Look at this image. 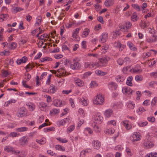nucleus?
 <instances>
[{"label":"nucleus","mask_w":157,"mask_h":157,"mask_svg":"<svg viewBox=\"0 0 157 157\" xmlns=\"http://www.w3.org/2000/svg\"><path fill=\"white\" fill-rule=\"evenodd\" d=\"M110 59L108 57H103L99 59V61L97 62L98 67L105 66Z\"/></svg>","instance_id":"1"},{"label":"nucleus","mask_w":157,"mask_h":157,"mask_svg":"<svg viewBox=\"0 0 157 157\" xmlns=\"http://www.w3.org/2000/svg\"><path fill=\"white\" fill-rule=\"evenodd\" d=\"M104 102L103 97L101 95L99 94L96 97V98L94 100V103L96 105H102Z\"/></svg>","instance_id":"2"},{"label":"nucleus","mask_w":157,"mask_h":157,"mask_svg":"<svg viewBox=\"0 0 157 157\" xmlns=\"http://www.w3.org/2000/svg\"><path fill=\"white\" fill-rule=\"evenodd\" d=\"M154 144L152 142H151L147 139H146L144 140L143 144V147L146 149H150L154 147Z\"/></svg>","instance_id":"3"},{"label":"nucleus","mask_w":157,"mask_h":157,"mask_svg":"<svg viewBox=\"0 0 157 157\" xmlns=\"http://www.w3.org/2000/svg\"><path fill=\"white\" fill-rule=\"evenodd\" d=\"M27 114V110L24 107H22L19 109L16 113L17 116L19 117H24Z\"/></svg>","instance_id":"4"},{"label":"nucleus","mask_w":157,"mask_h":157,"mask_svg":"<svg viewBox=\"0 0 157 157\" xmlns=\"http://www.w3.org/2000/svg\"><path fill=\"white\" fill-rule=\"evenodd\" d=\"M4 150L8 152H12L13 154H18L20 153V151H15L14 150L13 148L9 146L5 147L4 148Z\"/></svg>","instance_id":"5"},{"label":"nucleus","mask_w":157,"mask_h":157,"mask_svg":"<svg viewBox=\"0 0 157 157\" xmlns=\"http://www.w3.org/2000/svg\"><path fill=\"white\" fill-rule=\"evenodd\" d=\"M94 121L96 124H100L102 120V117L99 114H98L93 118Z\"/></svg>","instance_id":"6"},{"label":"nucleus","mask_w":157,"mask_h":157,"mask_svg":"<svg viewBox=\"0 0 157 157\" xmlns=\"http://www.w3.org/2000/svg\"><path fill=\"white\" fill-rule=\"evenodd\" d=\"M28 138L25 136H23L21 137L19 140L20 144L21 146H24L27 145L28 143Z\"/></svg>","instance_id":"7"},{"label":"nucleus","mask_w":157,"mask_h":157,"mask_svg":"<svg viewBox=\"0 0 157 157\" xmlns=\"http://www.w3.org/2000/svg\"><path fill=\"white\" fill-rule=\"evenodd\" d=\"M92 145L94 148L96 149H99L101 146V143L99 141L95 140L92 142Z\"/></svg>","instance_id":"8"},{"label":"nucleus","mask_w":157,"mask_h":157,"mask_svg":"<svg viewBox=\"0 0 157 157\" xmlns=\"http://www.w3.org/2000/svg\"><path fill=\"white\" fill-rule=\"evenodd\" d=\"M81 67V64L78 62H75L73 64L70 65L71 68L73 70H78Z\"/></svg>","instance_id":"9"},{"label":"nucleus","mask_w":157,"mask_h":157,"mask_svg":"<svg viewBox=\"0 0 157 157\" xmlns=\"http://www.w3.org/2000/svg\"><path fill=\"white\" fill-rule=\"evenodd\" d=\"M140 136L137 133L134 134L131 136L130 138L132 141H138L140 140Z\"/></svg>","instance_id":"10"},{"label":"nucleus","mask_w":157,"mask_h":157,"mask_svg":"<svg viewBox=\"0 0 157 157\" xmlns=\"http://www.w3.org/2000/svg\"><path fill=\"white\" fill-rule=\"evenodd\" d=\"M28 60V58L25 56L22 57L21 59H18L17 60V63L19 65L21 63H25Z\"/></svg>","instance_id":"11"},{"label":"nucleus","mask_w":157,"mask_h":157,"mask_svg":"<svg viewBox=\"0 0 157 157\" xmlns=\"http://www.w3.org/2000/svg\"><path fill=\"white\" fill-rule=\"evenodd\" d=\"M74 81L75 83L79 86H82L84 85L83 82L78 78H75Z\"/></svg>","instance_id":"12"},{"label":"nucleus","mask_w":157,"mask_h":157,"mask_svg":"<svg viewBox=\"0 0 157 157\" xmlns=\"http://www.w3.org/2000/svg\"><path fill=\"white\" fill-rule=\"evenodd\" d=\"M114 4V0H106L104 4L107 7L113 6Z\"/></svg>","instance_id":"13"},{"label":"nucleus","mask_w":157,"mask_h":157,"mask_svg":"<svg viewBox=\"0 0 157 157\" xmlns=\"http://www.w3.org/2000/svg\"><path fill=\"white\" fill-rule=\"evenodd\" d=\"M54 105L57 107H60L65 105V102L64 101H57L54 102Z\"/></svg>","instance_id":"14"},{"label":"nucleus","mask_w":157,"mask_h":157,"mask_svg":"<svg viewBox=\"0 0 157 157\" xmlns=\"http://www.w3.org/2000/svg\"><path fill=\"white\" fill-rule=\"evenodd\" d=\"M122 91L123 92L126 94H131L133 90H131L129 87H124L123 88Z\"/></svg>","instance_id":"15"},{"label":"nucleus","mask_w":157,"mask_h":157,"mask_svg":"<svg viewBox=\"0 0 157 157\" xmlns=\"http://www.w3.org/2000/svg\"><path fill=\"white\" fill-rule=\"evenodd\" d=\"M113 111L111 109H109L106 110L104 113V115L107 117H109L113 113Z\"/></svg>","instance_id":"16"},{"label":"nucleus","mask_w":157,"mask_h":157,"mask_svg":"<svg viewBox=\"0 0 157 157\" xmlns=\"http://www.w3.org/2000/svg\"><path fill=\"white\" fill-rule=\"evenodd\" d=\"M109 86L113 90H116L117 87V85L114 82H111L109 83Z\"/></svg>","instance_id":"17"},{"label":"nucleus","mask_w":157,"mask_h":157,"mask_svg":"<svg viewBox=\"0 0 157 157\" xmlns=\"http://www.w3.org/2000/svg\"><path fill=\"white\" fill-rule=\"evenodd\" d=\"M157 40V36L153 35L152 37H150L147 39L146 41L148 43H152L155 42Z\"/></svg>","instance_id":"18"},{"label":"nucleus","mask_w":157,"mask_h":157,"mask_svg":"<svg viewBox=\"0 0 157 157\" xmlns=\"http://www.w3.org/2000/svg\"><path fill=\"white\" fill-rule=\"evenodd\" d=\"M149 25V22L146 23L145 22H143L142 21L140 23V26L142 29H144L145 28L147 27Z\"/></svg>","instance_id":"19"},{"label":"nucleus","mask_w":157,"mask_h":157,"mask_svg":"<svg viewBox=\"0 0 157 157\" xmlns=\"http://www.w3.org/2000/svg\"><path fill=\"white\" fill-rule=\"evenodd\" d=\"M132 76H130L128 77L127 78L126 82L127 85L130 86H132Z\"/></svg>","instance_id":"20"},{"label":"nucleus","mask_w":157,"mask_h":157,"mask_svg":"<svg viewBox=\"0 0 157 157\" xmlns=\"http://www.w3.org/2000/svg\"><path fill=\"white\" fill-rule=\"evenodd\" d=\"M17 47V44L15 42H12L10 44H9L8 45V47L9 49L13 50L16 48Z\"/></svg>","instance_id":"21"},{"label":"nucleus","mask_w":157,"mask_h":157,"mask_svg":"<svg viewBox=\"0 0 157 157\" xmlns=\"http://www.w3.org/2000/svg\"><path fill=\"white\" fill-rule=\"evenodd\" d=\"M107 37L108 34L107 33H103L101 37V41L102 42H105L106 41Z\"/></svg>","instance_id":"22"},{"label":"nucleus","mask_w":157,"mask_h":157,"mask_svg":"<svg viewBox=\"0 0 157 157\" xmlns=\"http://www.w3.org/2000/svg\"><path fill=\"white\" fill-rule=\"evenodd\" d=\"M90 32V30L87 28H86L85 29V31L83 32L82 37L83 38L86 37L89 34Z\"/></svg>","instance_id":"23"},{"label":"nucleus","mask_w":157,"mask_h":157,"mask_svg":"<svg viewBox=\"0 0 157 157\" xmlns=\"http://www.w3.org/2000/svg\"><path fill=\"white\" fill-rule=\"evenodd\" d=\"M131 19L134 22L138 20L137 15L136 12H134L133 13L131 17Z\"/></svg>","instance_id":"24"},{"label":"nucleus","mask_w":157,"mask_h":157,"mask_svg":"<svg viewBox=\"0 0 157 157\" xmlns=\"http://www.w3.org/2000/svg\"><path fill=\"white\" fill-rule=\"evenodd\" d=\"M2 76V77H6L8 75H10L9 72L6 70H2L1 71Z\"/></svg>","instance_id":"25"},{"label":"nucleus","mask_w":157,"mask_h":157,"mask_svg":"<svg viewBox=\"0 0 157 157\" xmlns=\"http://www.w3.org/2000/svg\"><path fill=\"white\" fill-rule=\"evenodd\" d=\"M8 17L7 14H1L0 15V21H3L4 20L7 19Z\"/></svg>","instance_id":"26"},{"label":"nucleus","mask_w":157,"mask_h":157,"mask_svg":"<svg viewBox=\"0 0 157 157\" xmlns=\"http://www.w3.org/2000/svg\"><path fill=\"white\" fill-rule=\"evenodd\" d=\"M48 91L52 94L54 93L56 91L55 86L53 84L51 85L49 87V90H48Z\"/></svg>","instance_id":"27"},{"label":"nucleus","mask_w":157,"mask_h":157,"mask_svg":"<svg viewBox=\"0 0 157 157\" xmlns=\"http://www.w3.org/2000/svg\"><path fill=\"white\" fill-rule=\"evenodd\" d=\"M78 100L79 102L82 104V105L84 106H86L87 105L86 101L83 98H79Z\"/></svg>","instance_id":"28"},{"label":"nucleus","mask_w":157,"mask_h":157,"mask_svg":"<svg viewBox=\"0 0 157 157\" xmlns=\"http://www.w3.org/2000/svg\"><path fill=\"white\" fill-rule=\"evenodd\" d=\"M135 104L132 103L131 101H129L127 103V107L129 109H133L135 107Z\"/></svg>","instance_id":"29"},{"label":"nucleus","mask_w":157,"mask_h":157,"mask_svg":"<svg viewBox=\"0 0 157 157\" xmlns=\"http://www.w3.org/2000/svg\"><path fill=\"white\" fill-rule=\"evenodd\" d=\"M36 141L37 143L40 144H44L46 143V140L45 138H43L40 140H36Z\"/></svg>","instance_id":"30"},{"label":"nucleus","mask_w":157,"mask_h":157,"mask_svg":"<svg viewBox=\"0 0 157 157\" xmlns=\"http://www.w3.org/2000/svg\"><path fill=\"white\" fill-rule=\"evenodd\" d=\"M55 148L57 150L62 151H64L65 149L64 147H62L59 145H56L55 146Z\"/></svg>","instance_id":"31"},{"label":"nucleus","mask_w":157,"mask_h":157,"mask_svg":"<svg viewBox=\"0 0 157 157\" xmlns=\"http://www.w3.org/2000/svg\"><path fill=\"white\" fill-rule=\"evenodd\" d=\"M16 100L11 99L6 102L5 103L4 105L6 106H8L10 103H15L16 102Z\"/></svg>","instance_id":"32"},{"label":"nucleus","mask_w":157,"mask_h":157,"mask_svg":"<svg viewBox=\"0 0 157 157\" xmlns=\"http://www.w3.org/2000/svg\"><path fill=\"white\" fill-rule=\"evenodd\" d=\"M127 121H123V123L126 128L127 130H129L132 128V126L131 125L127 124Z\"/></svg>","instance_id":"33"},{"label":"nucleus","mask_w":157,"mask_h":157,"mask_svg":"<svg viewBox=\"0 0 157 157\" xmlns=\"http://www.w3.org/2000/svg\"><path fill=\"white\" fill-rule=\"evenodd\" d=\"M28 128L26 127L19 128L16 129L17 131L19 132H25L27 131Z\"/></svg>","instance_id":"34"},{"label":"nucleus","mask_w":157,"mask_h":157,"mask_svg":"<svg viewBox=\"0 0 157 157\" xmlns=\"http://www.w3.org/2000/svg\"><path fill=\"white\" fill-rule=\"evenodd\" d=\"M59 110L54 109H52V111H50V114L52 115L53 114H56L59 113Z\"/></svg>","instance_id":"35"},{"label":"nucleus","mask_w":157,"mask_h":157,"mask_svg":"<svg viewBox=\"0 0 157 157\" xmlns=\"http://www.w3.org/2000/svg\"><path fill=\"white\" fill-rule=\"evenodd\" d=\"M52 60V59L51 58L47 57L42 58L40 59L41 62H43L45 61H51Z\"/></svg>","instance_id":"36"},{"label":"nucleus","mask_w":157,"mask_h":157,"mask_svg":"<svg viewBox=\"0 0 157 157\" xmlns=\"http://www.w3.org/2000/svg\"><path fill=\"white\" fill-rule=\"evenodd\" d=\"M132 7L138 11H140L141 10V8L137 4H133L132 5Z\"/></svg>","instance_id":"37"},{"label":"nucleus","mask_w":157,"mask_h":157,"mask_svg":"<svg viewBox=\"0 0 157 157\" xmlns=\"http://www.w3.org/2000/svg\"><path fill=\"white\" fill-rule=\"evenodd\" d=\"M39 106L41 110H43L47 106V105L43 102H41L40 103Z\"/></svg>","instance_id":"38"},{"label":"nucleus","mask_w":157,"mask_h":157,"mask_svg":"<svg viewBox=\"0 0 157 157\" xmlns=\"http://www.w3.org/2000/svg\"><path fill=\"white\" fill-rule=\"evenodd\" d=\"M62 61V63H63L64 65H67L68 63H70L71 62L70 60H68L65 58L63 59Z\"/></svg>","instance_id":"39"},{"label":"nucleus","mask_w":157,"mask_h":157,"mask_svg":"<svg viewBox=\"0 0 157 157\" xmlns=\"http://www.w3.org/2000/svg\"><path fill=\"white\" fill-rule=\"evenodd\" d=\"M141 68L140 66L138 65L135 67L133 68V70L134 72H141V70H140Z\"/></svg>","instance_id":"40"},{"label":"nucleus","mask_w":157,"mask_h":157,"mask_svg":"<svg viewBox=\"0 0 157 157\" xmlns=\"http://www.w3.org/2000/svg\"><path fill=\"white\" fill-rule=\"evenodd\" d=\"M127 44L131 49L133 50L134 51L136 49V48L133 46V44L131 42H128Z\"/></svg>","instance_id":"41"},{"label":"nucleus","mask_w":157,"mask_h":157,"mask_svg":"<svg viewBox=\"0 0 157 157\" xmlns=\"http://www.w3.org/2000/svg\"><path fill=\"white\" fill-rule=\"evenodd\" d=\"M26 105L29 106V108L31 109V111H33L35 108V105L32 103H28V104H26Z\"/></svg>","instance_id":"42"},{"label":"nucleus","mask_w":157,"mask_h":157,"mask_svg":"<svg viewBox=\"0 0 157 157\" xmlns=\"http://www.w3.org/2000/svg\"><path fill=\"white\" fill-rule=\"evenodd\" d=\"M97 62H91L90 63V68H92L94 67H98Z\"/></svg>","instance_id":"43"},{"label":"nucleus","mask_w":157,"mask_h":157,"mask_svg":"<svg viewBox=\"0 0 157 157\" xmlns=\"http://www.w3.org/2000/svg\"><path fill=\"white\" fill-rule=\"evenodd\" d=\"M135 79L137 81H141L143 80V77L141 75H136Z\"/></svg>","instance_id":"44"},{"label":"nucleus","mask_w":157,"mask_h":157,"mask_svg":"<svg viewBox=\"0 0 157 157\" xmlns=\"http://www.w3.org/2000/svg\"><path fill=\"white\" fill-rule=\"evenodd\" d=\"M96 74L100 75H105V72L100 70H96L95 71Z\"/></svg>","instance_id":"45"},{"label":"nucleus","mask_w":157,"mask_h":157,"mask_svg":"<svg viewBox=\"0 0 157 157\" xmlns=\"http://www.w3.org/2000/svg\"><path fill=\"white\" fill-rule=\"evenodd\" d=\"M79 28H77L75 29V31L73 32V33L72 35V36L74 38L75 36H76V35H77L79 33Z\"/></svg>","instance_id":"46"},{"label":"nucleus","mask_w":157,"mask_h":157,"mask_svg":"<svg viewBox=\"0 0 157 157\" xmlns=\"http://www.w3.org/2000/svg\"><path fill=\"white\" fill-rule=\"evenodd\" d=\"M114 46L115 47L119 48L120 50L121 47V45L120 42L119 41L115 42L114 44Z\"/></svg>","instance_id":"47"},{"label":"nucleus","mask_w":157,"mask_h":157,"mask_svg":"<svg viewBox=\"0 0 157 157\" xmlns=\"http://www.w3.org/2000/svg\"><path fill=\"white\" fill-rule=\"evenodd\" d=\"M145 110L143 107H140L137 110V112L139 114H140V112H143L145 111Z\"/></svg>","instance_id":"48"},{"label":"nucleus","mask_w":157,"mask_h":157,"mask_svg":"<svg viewBox=\"0 0 157 157\" xmlns=\"http://www.w3.org/2000/svg\"><path fill=\"white\" fill-rule=\"evenodd\" d=\"M56 139L59 140V141L63 143H66L68 142V140L66 139H64L60 137H58L56 138Z\"/></svg>","instance_id":"49"},{"label":"nucleus","mask_w":157,"mask_h":157,"mask_svg":"<svg viewBox=\"0 0 157 157\" xmlns=\"http://www.w3.org/2000/svg\"><path fill=\"white\" fill-rule=\"evenodd\" d=\"M148 124L147 121L144 122H140L138 123V125L140 126L143 127L146 126Z\"/></svg>","instance_id":"50"},{"label":"nucleus","mask_w":157,"mask_h":157,"mask_svg":"<svg viewBox=\"0 0 157 157\" xmlns=\"http://www.w3.org/2000/svg\"><path fill=\"white\" fill-rule=\"evenodd\" d=\"M116 81L118 82H122L123 80V78L120 76H118L116 77Z\"/></svg>","instance_id":"51"},{"label":"nucleus","mask_w":157,"mask_h":157,"mask_svg":"<svg viewBox=\"0 0 157 157\" xmlns=\"http://www.w3.org/2000/svg\"><path fill=\"white\" fill-rule=\"evenodd\" d=\"M115 132L114 130L113 129H107L106 130L105 133L106 134H109L111 133H113Z\"/></svg>","instance_id":"52"},{"label":"nucleus","mask_w":157,"mask_h":157,"mask_svg":"<svg viewBox=\"0 0 157 157\" xmlns=\"http://www.w3.org/2000/svg\"><path fill=\"white\" fill-rule=\"evenodd\" d=\"M75 128V126L74 125H71L67 128V131L70 132L73 130Z\"/></svg>","instance_id":"53"},{"label":"nucleus","mask_w":157,"mask_h":157,"mask_svg":"<svg viewBox=\"0 0 157 157\" xmlns=\"http://www.w3.org/2000/svg\"><path fill=\"white\" fill-rule=\"evenodd\" d=\"M108 124L109 125H113V126H115L116 125V122L114 120H112L108 121Z\"/></svg>","instance_id":"54"},{"label":"nucleus","mask_w":157,"mask_h":157,"mask_svg":"<svg viewBox=\"0 0 157 157\" xmlns=\"http://www.w3.org/2000/svg\"><path fill=\"white\" fill-rule=\"evenodd\" d=\"M69 101H70L71 105L72 107L74 108L75 106V105L74 104V100L71 98L69 99Z\"/></svg>","instance_id":"55"},{"label":"nucleus","mask_w":157,"mask_h":157,"mask_svg":"<svg viewBox=\"0 0 157 157\" xmlns=\"http://www.w3.org/2000/svg\"><path fill=\"white\" fill-rule=\"evenodd\" d=\"M117 63L120 65H122L124 63V60L121 59H119L117 61Z\"/></svg>","instance_id":"56"},{"label":"nucleus","mask_w":157,"mask_h":157,"mask_svg":"<svg viewBox=\"0 0 157 157\" xmlns=\"http://www.w3.org/2000/svg\"><path fill=\"white\" fill-rule=\"evenodd\" d=\"M97 19L99 22H101L102 24H104V21L103 20V18L102 17L99 16L98 17Z\"/></svg>","instance_id":"57"},{"label":"nucleus","mask_w":157,"mask_h":157,"mask_svg":"<svg viewBox=\"0 0 157 157\" xmlns=\"http://www.w3.org/2000/svg\"><path fill=\"white\" fill-rule=\"evenodd\" d=\"M93 127L94 130L96 132H99V127L98 126L96 125L95 124H94Z\"/></svg>","instance_id":"58"},{"label":"nucleus","mask_w":157,"mask_h":157,"mask_svg":"<svg viewBox=\"0 0 157 157\" xmlns=\"http://www.w3.org/2000/svg\"><path fill=\"white\" fill-rule=\"evenodd\" d=\"M136 94L137 95V97H136V99L137 100H139L140 99V97L141 95V93L140 91H138L136 92Z\"/></svg>","instance_id":"59"},{"label":"nucleus","mask_w":157,"mask_h":157,"mask_svg":"<svg viewBox=\"0 0 157 157\" xmlns=\"http://www.w3.org/2000/svg\"><path fill=\"white\" fill-rule=\"evenodd\" d=\"M67 119H65L59 121V124L60 125H63L66 122Z\"/></svg>","instance_id":"60"},{"label":"nucleus","mask_w":157,"mask_h":157,"mask_svg":"<svg viewBox=\"0 0 157 157\" xmlns=\"http://www.w3.org/2000/svg\"><path fill=\"white\" fill-rule=\"evenodd\" d=\"M130 68V67H124L122 70L123 73L125 74H126L127 71Z\"/></svg>","instance_id":"61"},{"label":"nucleus","mask_w":157,"mask_h":157,"mask_svg":"<svg viewBox=\"0 0 157 157\" xmlns=\"http://www.w3.org/2000/svg\"><path fill=\"white\" fill-rule=\"evenodd\" d=\"M147 120L150 122H153L155 121V119L153 117H148Z\"/></svg>","instance_id":"62"},{"label":"nucleus","mask_w":157,"mask_h":157,"mask_svg":"<svg viewBox=\"0 0 157 157\" xmlns=\"http://www.w3.org/2000/svg\"><path fill=\"white\" fill-rule=\"evenodd\" d=\"M47 36L48 35L47 34H44L41 35L40 37H39L38 39L40 40H43L44 37L47 38Z\"/></svg>","instance_id":"63"},{"label":"nucleus","mask_w":157,"mask_h":157,"mask_svg":"<svg viewBox=\"0 0 157 157\" xmlns=\"http://www.w3.org/2000/svg\"><path fill=\"white\" fill-rule=\"evenodd\" d=\"M91 73L89 72H87L84 73L83 75V78H85L87 77L90 75Z\"/></svg>","instance_id":"64"}]
</instances>
